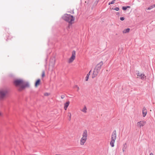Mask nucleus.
Masks as SVG:
<instances>
[{
    "label": "nucleus",
    "instance_id": "1",
    "mask_svg": "<svg viewBox=\"0 0 155 155\" xmlns=\"http://www.w3.org/2000/svg\"><path fill=\"white\" fill-rule=\"evenodd\" d=\"M14 83L17 87L19 88V90L22 89L28 86V84L22 79H17L14 80Z\"/></svg>",
    "mask_w": 155,
    "mask_h": 155
},
{
    "label": "nucleus",
    "instance_id": "2",
    "mask_svg": "<svg viewBox=\"0 0 155 155\" xmlns=\"http://www.w3.org/2000/svg\"><path fill=\"white\" fill-rule=\"evenodd\" d=\"M88 136V133L87 130H84L82 133L81 137L80 140V144L81 146H83L86 143Z\"/></svg>",
    "mask_w": 155,
    "mask_h": 155
},
{
    "label": "nucleus",
    "instance_id": "3",
    "mask_svg": "<svg viewBox=\"0 0 155 155\" xmlns=\"http://www.w3.org/2000/svg\"><path fill=\"white\" fill-rule=\"evenodd\" d=\"M62 18L71 24H73L75 20V18L73 16L67 14H64L62 16Z\"/></svg>",
    "mask_w": 155,
    "mask_h": 155
},
{
    "label": "nucleus",
    "instance_id": "4",
    "mask_svg": "<svg viewBox=\"0 0 155 155\" xmlns=\"http://www.w3.org/2000/svg\"><path fill=\"white\" fill-rule=\"evenodd\" d=\"M116 137V131H114L112 135L111 140L110 143L111 146L113 147L114 146V143Z\"/></svg>",
    "mask_w": 155,
    "mask_h": 155
},
{
    "label": "nucleus",
    "instance_id": "5",
    "mask_svg": "<svg viewBox=\"0 0 155 155\" xmlns=\"http://www.w3.org/2000/svg\"><path fill=\"white\" fill-rule=\"evenodd\" d=\"M76 55V51H73L72 52L71 56L68 60V63L69 64L72 63L75 59Z\"/></svg>",
    "mask_w": 155,
    "mask_h": 155
},
{
    "label": "nucleus",
    "instance_id": "6",
    "mask_svg": "<svg viewBox=\"0 0 155 155\" xmlns=\"http://www.w3.org/2000/svg\"><path fill=\"white\" fill-rule=\"evenodd\" d=\"M103 62L102 61H101L96 65L95 68L99 71L101 70V67L103 65Z\"/></svg>",
    "mask_w": 155,
    "mask_h": 155
},
{
    "label": "nucleus",
    "instance_id": "7",
    "mask_svg": "<svg viewBox=\"0 0 155 155\" xmlns=\"http://www.w3.org/2000/svg\"><path fill=\"white\" fill-rule=\"evenodd\" d=\"M137 78L140 79L144 80L146 79V76H145V75L143 74H142L138 72L137 74Z\"/></svg>",
    "mask_w": 155,
    "mask_h": 155
},
{
    "label": "nucleus",
    "instance_id": "8",
    "mask_svg": "<svg viewBox=\"0 0 155 155\" xmlns=\"http://www.w3.org/2000/svg\"><path fill=\"white\" fill-rule=\"evenodd\" d=\"M145 124V121L143 120L137 123V126L138 127L141 128V127L144 126Z\"/></svg>",
    "mask_w": 155,
    "mask_h": 155
},
{
    "label": "nucleus",
    "instance_id": "9",
    "mask_svg": "<svg viewBox=\"0 0 155 155\" xmlns=\"http://www.w3.org/2000/svg\"><path fill=\"white\" fill-rule=\"evenodd\" d=\"M99 71L94 68L92 74V78H94L96 77L98 75Z\"/></svg>",
    "mask_w": 155,
    "mask_h": 155
},
{
    "label": "nucleus",
    "instance_id": "10",
    "mask_svg": "<svg viewBox=\"0 0 155 155\" xmlns=\"http://www.w3.org/2000/svg\"><path fill=\"white\" fill-rule=\"evenodd\" d=\"M41 81L40 79L37 80L35 83V86L36 87H38L41 84Z\"/></svg>",
    "mask_w": 155,
    "mask_h": 155
},
{
    "label": "nucleus",
    "instance_id": "11",
    "mask_svg": "<svg viewBox=\"0 0 155 155\" xmlns=\"http://www.w3.org/2000/svg\"><path fill=\"white\" fill-rule=\"evenodd\" d=\"M70 102L69 101H67L64 104V109L65 110H66L70 104Z\"/></svg>",
    "mask_w": 155,
    "mask_h": 155
},
{
    "label": "nucleus",
    "instance_id": "12",
    "mask_svg": "<svg viewBox=\"0 0 155 155\" xmlns=\"http://www.w3.org/2000/svg\"><path fill=\"white\" fill-rule=\"evenodd\" d=\"M6 93V91L3 90H0V97H3L5 95Z\"/></svg>",
    "mask_w": 155,
    "mask_h": 155
},
{
    "label": "nucleus",
    "instance_id": "13",
    "mask_svg": "<svg viewBox=\"0 0 155 155\" xmlns=\"http://www.w3.org/2000/svg\"><path fill=\"white\" fill-rule=\"evenodd\" d=\"M147 113V110L146 108L144 107L143 109L142 113L143 117H145Z\"/></svg>",
    "mask_w": 155,
    "mask_h": 155
},
{
    "label": "nucleus",
    "instance_id": "14",
    "mask_svg": "<svg viewBox=\"0 0 155 155\" xmlns=\"http://www.w3.org/2000/svg\"><path fill=\"white\" fill-rule=\"evenodd\" d=\"M87 110L86 107L84 106L82 109L81 110V111L84 113H86L87 112Z\"/></svg>",
    "mask_w": 155,
    "mask_h": 155
},
{
    "label": "nucleus",
    "instance_id": "15",
    "mask_svg": "<svg viewBox=\"0 0 155 155\" xmlns=\"http://www.w3.org/2000/svg\"><path fill=\"white\" fill-rule=\"evenodd\" d=\"M130 28H129L125 29L123 31L122 33L124 34L129 33L130 31Z\"/></svg>",
    "mask_w": 155,
    "mask_h": 155
},
{
    "label": "nucleus",
    "instance_id": "16",
    "mask_svg": "<svg viewBox=\"0 0 155 155\" xmlns=\"http://www.w3.org/2000/svg\"><path fill=\"white\" fill-rule=\"evenodd\" d=\"M55 64V60H54L53 62H50V64H49V66H51L53 68L54 67V65Z\"/></svg>",
    "mask_w": 155,
    "mask_h": 155
},
{
    "label": "nucleus",
    "instance_id": "17",
    "mask_svg": "<svg viewBox=\"0 0 155 155\" xmlns=\"http://www.w3.org/2000/svg\"><path fill=\"white\" fill-rule=\"evenodd\" d=\"M67 116L69 117V120H71V114L70 112H68L67 113Z\"/></svg>",
    "mask_w": 155,
    "mask_h": 155
},
{
    "label": "nucleus",
    "instance_id": "18",
    "mask_svg": "<svg viewBox=\"0 0 155 155\" xmlns=\"http://www.w3.org/2000/svg\"><path fill=\"white\" fill-rule=\"evenodd\" d=\"M91 70L89 72V73L87 74L86 77V81H87L88 79L89 78V76L90 74V72H91Z\"/></svg>",
    "mask_w": 155,
    "mask_h": 155
},
{
    "label": "nucleus",
    "instance_id": "19",
    "mask_svg": "<svg viewBox=\"0 0 155 155\" xmlns=\"http://www.w3.org/2000/svg\"><path fill=\"white\" fill-rule=\"evenodd\" d=\"M45 72L44 71H43L42 73L41 77L42 78L45 77Z\"/></svg>",
    "mask_w": 155,
    "mask_h": 155
},
{
    "label": "nucleus",
    "instance_id": "20",
    "mask_svg": "<svg viewBox=\"0 0 155 155\" xmlns=\"http://www.w3.org/2000/svg\"><path fill=\"white\" fill-rule=\"evenodd\" d=\"M153 8H154V7H153V5L150 6L149 7H148L147 8V10H150V9H152Z\"/></svg>",
    "mask_w": 155,
    "mask_h": 155
},
{
    "label": "nucleus",
    "instance_id": "21",
    "mask_svg": "<svg viewBox=\"0 0 155 155\" xmlns=\"http://www.w3.org/2000/svg\"><path fill=\"white\" fill-rule=\"evenodd\" d=\"M130 8V6H127V7H123V8H122V9L123 10H125L127 9V8Z\"/></svg>",
    "mask_w": 155,
    "mask_h": 155
},
{
    "label": "nucleus",
    "instance_id": "22",
    "mask_svg": "<svg viewBox=\"0 0 155 155\" xmlns=\"http://www.w3.org/2000/svg\"><path fill=\"white\" fill-rule=\"evenodd\" d=\"M115 0H113L111 2H110L109 3L108 5H110V4H114V2H115Z\"/></svg>",
    "mask_w": 155,
    "mask_h": 155
},
{
    "label": "nucleus",
    "instance_id": "23",
    "mask_svg": "<svg viewBox=\"0 0 155 155\" xmlns=\"http://www.w3.org/2000/svg\"><path fill=\"white\" fill-rule=\"evenodd\" d=\"M50 95V94L48 93H45L44 94V95L45 96H48Z\"/></svg>",
    "mask_w": 155,
    "mask_h": 155
},
{
    "label": "nucleus",
    "instance_id": "24",
    "mask_svg": "<svg viewBox=\"0 0 155 155\" xmlns=\"http://www.w3.org/2000/svg\"><path fill=\"white\" fill-rule=\"evenodd\" d=\"M114 10L118 11L119 10V8L118 7H116L114 9Z\"/></svg>",
    "mask_w": 155,
    "mask_h": 155
},
{
    "label": "nucleus",
    "instance_id": "25",
    "mask_svg": "<svg viewBox=\"0 0 155 155\" xmlns=\"http://www.w3.org/2000/svg\"><path fill=\"white\" fill-rule=\"evenodd\" d=\"M120 19L121 21H124V17H120Z\"/></svg>",
    "mask_w": 155,
    "mask_h": 155
},
{
    "label": "nucleus",
    "instance_id": "26",
    "mask_svg": "<svg viewBox=\"0 0 155 155\" xmlns=\"http://www.w3.org/2000/svg\"><path fill=\"white\" fill-rule=\"evenodd\" d=\"M76 88H77V91H78L79 90V87L78 86H76Z\"/></svg>",
    "mask_w": 155,
    "mask_h": 155
},
{
    "label": "nucleus",
    "instance_id": "27",
    "mask_svg": "<svg viewBox=\"0 0 155 155\" xmlns=\"http://www.w3.org/2000/svg\"><path fill=\"white\" fill-rule=\"evenodd\" d=\"M70 13H71V14H74V12L73 10L71 12H70Z\"/></svg>",
    "mask_w": 155,
    "mask_h": 155
},
{
    "label": "nucleus",
    "instance_id": "28",
    "mask_svg": "<svg viewBox=\"0 0 155 155\" xmlns=\"http://www.w3.org/2000/svg\"><path fill=\"white\" fill-rule=\"evenodd\" d=\"M150 155H153V153H151L150 154Z\"/></svg>",
    "mask_w": 155,
    "mask_h": 155
},
{
    "label": "nucleus",
    "instance_id": "29",
    "mask_svg": "<svg viewBox=\"0 0 155 155\" xmlns=\"http://www.w3.org/2000/svg\"><path fill=\"white\" fill-rule=\"evenodd\" d=\"M2 114L1 112H0V116H2Z\"/></svg>",
    "mask_w": 155,
    "mask_h": 155
},
{
    "label": "nucleus",
    "instance_id": "30",
    "mask_svg": "<svg viewBox=\"0 0 155 155\" xmlns=\"http://www.w3.org/2000/svg\"><path fill=\"white\" fill-rule=\"evenodd\" d=\"M153 5L154 7H155V4Z\"/></svg>",
    "mask_w": 155,
    "mask_h": 155
},
{
    "label": "nucleus",
    "instance_id": "31",
    "mask_svg": "<svg viewBox=\"0 0 155 155\" xmlns=\"http://www.w3.org/2000/svg\"><path fill=\"white\" fill-rule=\"evenodd\" d=\"M61 98H62V99H63L64 98V97L63 96H61Z\"/></svg>",
    "mask_w": 155,
    "mask_h": 155
}]
</instances>
